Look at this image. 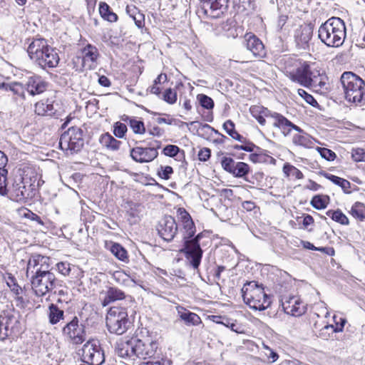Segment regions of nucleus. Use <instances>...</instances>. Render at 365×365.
<instances>
[{"instance_id": "f257e3e1", "label": "nucleus", "mask_w": 365, "mask_h": 365, "mask_svg": "<svg viewBox=\"0 0 365 365\" xmlns=\"http://www.w3.org/2000/svg\"><path fill=\"white\" fill-rule=\"evenodd\" d=\"M21 180L9 188L11 195L16 201H26L34 198L38 193L41 175L35 167L24 166L21 170Z\"/></svg>"}, {"instance_id": "f03ea898", "label": "nucleus", "mask_w": 365, "mask_h": 365, "mask_svg": "<svg viewBox=\"0 0 365 365\" xmlns=\"http://www.w3.org/2000/svg\"><path fill=\"white\" fill-rule=\"evenodd\" d=\"M27 52L30 58L43 69L55 68L60 61L58 53L44 38L34 39Z\"/></svg>"}, {"instance_id": "7ed1b4c3", "label": "nucleus", "mask_w": 365, "mask_h": 365, "mask_svg": "<svg viewBox=\"0 0 365 365\" xmlns=\"http://www.w3.org/2000/svg\"><path fill=\"white\" fill-rule=\"evenodd\" d=\"M344 99L349 103L365 105V81L351 71L344 72L340 77Z\"/></svg>"}, {"instance_id": "20e7f679", "label": "nucleus", "mask_w": 365, "mask_h": 365, "mask_svg": "<svg viewBox=\"0 0 365 365\" xmlns=\"http://www.w3.org/2000/svg\"><path fill=\"white\" fill-rule=\"evenodd\" d=\"M280 70L292 81L304 86L307 78L311 75V66L297 56H284L279 62Z\"/></svg>"}, {"instance_id": "39448f33", "label": "nucleus", "mask_w": 365, "mask_h": 365, "mask_svg": "<svg viewBox=\"0 0 365 365\" xmlns=\"http://www.w3.org/2000/svg\"><path fill=\"white\" fill-rule=\"evenodd\" d=\"M319 39L329 47H339L346 38V26L340 18L332 17L319 28Z\"/></svg>"}, {"instance_id": "423d86ee", "label": "nucleus", "mask_w": 365, "mask_h": 365, "mask_svg": "<svg viewBox=\"0 0 365 365\" xmlns=\"http://www.w3.org/2000/svg\"><path fill=\"white\" fill-rule=\"evenodd\" d=\"M244 302L251 308L255 310H264L271 304L269 296L265 293L262 284H259L255 281L244 284L242 289Z\"/></svg>"}, {"instance_id": "0eeeda50", "label": "nucleus", "mask_w": 365, "mask_h": 365, "mask_svg": "<svg viewBox=\"0 0 365 365\" xmlns=\"http://www.w3.org/2000/svg\"><path fill=\"white\" fill-rule=\"evenodd\" d=\"M84 144V132L77 126L70 127L61 134L59 139V147L66 155L78 153Z\"/></svg>"}, {"instance_id": "6e6552de", "label": "nucleus", "mask_w": 365, "mask_h": 365, "mask_svg": "<svg viewBox=\"0 0 365 365\" xmlns=\"http://www.w3.org/2000/svg\"><path fill=\"white\" fill-rule=\"evenodd\" d=\"M106 323L109 332L117 335L125 334L131 324L126 308L117 306L108 309Z\"/></svg>"}, {"instance_id": "1a4fd4ad", "label": "nucleus", "mask_w": 365, "mask_h": 365, "mask_svg": "<svg viewBox=\"0 0 365 365\" xmlns=\"http://www.w3.org/2000/svg\"><path fill=\"white\" fill-rule=\"evenodd\" d=\"M135 339L136 357L148 359L154 357L160 351V344L155 336L146 329H142Z\"/></svg>"}, {"instance_id": "9d476101", "label": "nucleus", "mask_w": 365, "mask_h": 365, "mask_svg": "<svg viewBox=\"0 0 365 365\" xmlns=\"http://www.w3.org/2000/svg\"><path fill=\"white\" fill-rule=\"evenodd\" d=\"M232 148L235 150H244L250 153L248 159L252 163L277 165L276 159L269 155L267 150L262 149L251 140L246 142L245 144L234 145Z\"/></svg>"}, {"instance_id": "9b49d317", "label": "nucleus", "mask_w": 365, "mask_h": 365, "mask_svg": "<svg viewBox=\"0 0 365 365\" xmlns=\"http://www.w3.org/2000/svg\"><path fill=\"white\" fill-rule=\"evenodd\" d=\"M30 282L34 293L38 297H43L55 289L58 279L53 272H49L31 276Z\"/></svg>"}, {"instance_id": "f8f14e48", "label": "nucleus", "mask_w": 365, "mask_h": 365, "mask_svg": "<svg viewBox=\"0 0 365 365\" xmlns=\"http://www.w3.org/2000/svg\"><path fill=\"white\" fill-rule=\"evenodd\" d=\"M81 358L90 365H101L105 361L104 352L96 339H88L82 347Z\"/></svg>"}, {"instance_id": "ddd939ff", "label": "nucleus", "mask_w": 365, "mask_h": 365, "mask_svg": "<svg viewBox=\"0 0 365 365\" xmlns=\"http://www.w3.org/2000/svg\"><path fill=\"white\" fill-rule=\"evenodd\" d=\"M98 56V48L88 43L81 49V56H76L73 59V68L78 72H81L84 69H93Z\"/></svg>"}, {"instance_id": "4468645a", "label": "nucleus", "mask_w": 365, "mask_h": 365, "mask_svg": "<svg viewBox=\"0 0 365 365\" xmlns=\"http://www.w3.org/2000/svg\"><path fill=\"white\" fill-rule=\"evenodd\" d=\"M279 129L284 135H289L292 130L297 131V133L294 134L292 137V143L297 146L312 148L314 145V139L287 118Z\"/></svg>"}, {"instance_id": "2eb2a0df", "label": "nucleus", "mask_w": 365, "mask_h": 365, "mask_svg": "<svg viewBox=\"0 0 365 365\" xmlns=\"http://www.w3.org/2000/svg\"><path fill=\"white\" fill-rule=\"evenodd\" d=\"M19 313L14 308H8L0 314V333L6 336L17 334L20 330Z\"/></svg>"}, {"instance_id": "dca6fc26", "label": "nucleus", "mask_w": 365, "mask_h": 365, "mask_svg": "<svg viewBox=\"0 0 365 365\" xmlns=\"http://www.w3.org/2000/svg\"><path fill=\"white\" fill-rule=\"evenodd\" d=\"M63 336L74 345H79L86 339L85 326L80 323L79 319L74 316L62 329Z\"/></svg>"}, {"instance_id": "f3484780", "label": "nucleus", "mask_w": 365, "mask_h": 365, "mask_svg": "<svg viewBox=\"0 0 365 365\" xmlns=\"http://www.w3.org/2000/svg\"><path fill=\"white\" fill-rule=\"evenodd\" d=\"M250 113L262 126H264L266 125V118H272L274 120L273 126L279 129L282 127V123L286 118L283 115L277 112H272L267 108L259 104L251 106L250 108Z\"/></svg>"}, {"instance_id": "a211bd4d", "label": "nucleus", "mask_w": 365, "mask_h": 365, "mask_svg": "<svg viewBox=\"0 0 365 365\" xmlns=\"http://www.w3.org/2000/svg\"><path fill=\"white\" fill-rule=\"evenodd\" d=\"M161 146L162 142L160 140H155L153 143V146H135L131 148L130 150V155L136 163H150L158 158V150L161 148Z\"/></svg>"}, {"instance_id": "6ab92c4d", "label": "nucleus", "mask_w": 365, "mask_h": 365, "mask_svg": "<svg viewBox=\"0 0 365 365\" xmlns=\"http://www.w3.org/2000/svg\"><path fill=\"white\" fill-rule=\"evenodd\" d=\"M51 261L50 257L40 254L31 255L26 265V277L51 272Z\"/></svg>"}, {"instance_id": "aec40b11", "label": "nucleus", "mask_w": 365, "mask_h": 365, "mask_svg": "<svg viewBox=\"0 0 365 365\" xmlns=\"http://www.w3.org/2000/svg\"><path fill=\"white\" fill-rule=\"evenodd\" d=\"M221 166L224 170L232 175L235 178H245L251 172V167L245 162H235L230 157H223L220 161Z\"/></svg>"}, {"instance_id": "412c9836", "label": "nucleus", "mask_w": 365, "mask_h": 365, "mask_svg": "<svg viewBox=\"0 0 365 365\" xmlns=\"http://www.w3.org/2000/svg\"><path fill=\"white\" fill-rule=\"evenodd\" d=\"M280 302L284 312L289 315L300 317L306 312L307 305L299 296H283Z\"/></svg>"}, {"instance_id": "4be33fe9", "label": "nucleus", "mask_w": 365, "mask_h": 365, "mask_svg": "<svg viewBox=\"0 0 365 365\" xmlns=\"http://www.w3.org/2000/svg\"><path fill=\"white\" fill-rule=\"evenodd\" d=\"M245 46L257 59L267 57V50L262 41L252 32H247L244 35Z\"/></svg>"}, {"instance_id": "5701e85b", "label": "nucleus", "mask_w": 365, "mask_h": 365, "mask_svg": "<svg viewBox=\"0 0 365 365\" xmlns=\"http://www.w3.org/2000/svg\"><path fill=\"white\" fill-rule=\"evenodd\" d=\"M178 225L173 217L165 216L158 224L157 230L158 235L167 242L172 241L178 232Z\"/></svg>"}, {"instance_id": "b1692460", "label": "nucleus", "mask_w": 365, "mask_h": 365, "mask_svg": "<svg viewBox=\"0 0 365 365\" xmlns=\"http://www.w3.org/2000/svg\"><path fill=\"white\" fill-rule=\"evenodd\" d=\"M4 278L14 295V298L16 302V306L24 307L26 306V301L24 297L25 292L18 284L16 277L11 273H6Z\"/></svg>"}, {"instance_id": "393cba45", "label": "nucleus", "mask_w": 365, "mask_h": 365, "mask_svg": "<svg viewBox=\"0 0 365 365\" xmlns=\"http://www.w3.org/2000/svg\"><path fill=\"white\" fill-rule=\"evenodd\" d=\"M135 339L120 340L115 346V353L121 358L130 359L136 356Z\"/></svg>"}, {"instance_id": "a878e982", "label": "nucleus", "mask_w": 365, "mask_h": 365, "mask_svg": "<svg viewBox=\"0 0 365 365\" xmlns=\"http://www.w3.org/2000/svg\"><path fill=\"white\" fill-rule=\"evenodd\" d=\"M200 130L201 137L215 145L224 144L227 139L225 135L207 123L201 126Z\"/></svg>"}, {"instance_id": "bb28decb", "label": "nucleus", "mask_w": 365, "mask_h": 365, "mask_svg": "<svg viewBox=\"0 0 365 365\" xmlns=\"http://www.w3.org/2000/svg\"><path fill=\"white\" fill-rule=\"evenodd\" d=\"M179 319L182 321L187 326H199L202 324L200 317L194 312H190L181 305L175 307Z\"/></svg>"}, {"instance_id": "cd10ccee", "label": "nucleus", "mask_w": 365, "mask_h": 365, "mask_svg": "<svg viewBox=\"0 0 365 365\" xmlns=\"http://www.w3.org/2000/svg\"><path fill=\"white\" fill-rule=\"evenodd\" d=\"M48 83L39 76H34L28 79L26 84V91L31 96L43 93L46 91Z\"/></svg>"}, {"instance_id": "c85d7f7f", "label": "nucleus", "mask_w": 365, "mask_h": 365, "mask_svg": "<svg viewBox=\"0 0 365 365\" xmlns=\"http://www.w3.org/2000/svg\"><path fill=\"white\" fill-rule=\"evenodd\" d=\"M210 8V15L212 18L220 17L227 8L228 0H199Z\"/></svg>"}, {"instance_id": "c756f323", "label": "nucleus", "mask_w": 365, "mask_h": 365, "mask_svg": "<svg viewBox=\"0 0 365 365\" xmlns=\"http://www.w3.org/2000/svg\"><path fill=\"white\" fill-rule=\"evenodd\" d=\"M313 34V29L309 26H302L298 29L294 35L295 42L299 48L308 47L309 41Z\"/></svg>"}, {"instance_id": "7c9ffc66", "label": "nucleus", "mask_w": 365, "mask_h": 365, "mask_svg": "<svg viewBox=\"0 0 365 365\" xmlns=\"http://www.w3.org/2000/svg\"><path fill=\"white\" fill-rule=\"evenodd\" d=\"M46 316L48 322L51 325H56L64 320L65 312L57 304L51 303L46 310Z\"/></svg>"}, {"instance_id": "2f4dec72", "label": "nucleus", "mask_w": 365, "mask_h": 365, "mask_svg": "<svg viewBox=\"0 0 365 365\" xmlns=\"http://www.w3.org/2000/svg\"><path fill=\"white\" fill-rule=\"evenodd\" d=\"M319 175L340 187L344 193L351 194L353 192L352 185L349 180L323 170L319 172Z\"/></svg>"}, {"instance_id": "473e14b6", "label": "nucleus", "mask_w": 365, "mask_h": 365, "mask_svg": "<svg viewBox=\"0 0 365 365\" xmlns=\"http://www.w3.org/2000/svg\"><path fill=\"white\" fill-rule=\"evenodd\" d=\"M0 89H4L6 91H11L15 99L25 100V92L26 91V86L19 82H12L10 83H0Z\"/></svg>"}, {"instance_id": "72a5a7b5", "label": "nucleus", "mask_w": 365, "mask_h": 365, "mask_svg": "<svg viewBox=\"0 0 365 365\" xmlns=\"http://www.w3.org/2000/svg\"><path fill=\"white\" fill-rule=\"evenodd\" d=\"M98 142L103 148L110 151L118 150L122 144L120 140L115 138L108 132L101 134L99 137Z\"/></svg>"}, {"instance_id": "f704fd0d", "label": "nucleus", "mask_w": 365, "mask_h": 365, "mask_svg": "<svg viewBox=\"0 0 365 365\" xmlns=\"http://www.w3.org/2000/svg\"><path fill=\"white\" fill-rule=\"evenodd\" d=\"M125 298V294L123 291L117 287H110L106 293L105 297L102 300L101 304L103 307H106L113 302L123 300Z\"/></svg>"}, {"instance_id": "c9c22d12", "label": "nucleus", "mask_w": 365, "mask_h": 365, "mask_svg": "<svg viewBox=\"0 0 365 365\" xmlns=\"http://www.w3.org/2000/svg\"><path fill=\"white\" fill-rule=\"evenodd\" d=\"M307 82L304 83V87L310 88L313 87L317 89H323L327 85V77L324 74L318 73L315 75L311 70V75L307 78Z\"/></svg>"}, {"instance_id": "e433bc0d", "label": "nucleus", "mask_w": 365, "mask_h": 365, "mask_svg": "<svg viewBox=\"0 0 365 365\" xmlns=\"http://www.w3.org/2000/svg\"><path fill=\"white\" fill-rule=\"evenodd\" d=\"M98 11L101 17L110 23L117 22L118 20V15L113 11L110 6L105 1H100L98 5Z\"/></svg>"}, {"instance_id": "4c0bfd02", "label": "nucleus", "mask_w": 365, "mask_h": 365, "mask_svg": "<svg viewBox=\"0 0 365 365\" xmlns=\"http://www.w3.org/2000/svg\"><path fill=\"white\" fill-rule=\"evenodd\" d=\"M222 128L225 130L229 136H230L232 139L240 142L241 144H245L246 142L250 140L243 137L236 130L235 124L232 120L229 119L225 121L222 125Z\"/></svg>"}, {"instance_id": "58836bf2", "label": "nucleus", "mask_w": 365, "mask_h": 365, "mask_svg": "<svg viewBox=\"0 0 365 365\" xmlns=\"http://www.w3.org/2000/svg\"><path fill=\"white\" fill-rule=\"evenodd\" d=\"M123 120L129 125L135 134L144 135L146 133L144 122L138 118L125 116Z\"/></svg>"}, {"instance_id": "ea45409f", "label": "nucleus", "mask_w": 365, "mask_h": 365, "mask_svg": "<svg viewBox=\"0 0 365 365\" xmlns=\"http://www.w3.org/2000/svg\"><path fill=\"white\" fill-rule=\"evenodd\" d=\"M162 154L170 158H176L179 161L185 160V151L175 145H168L162 150Z\"/></svg>"}, {"instance_id": "a19ab883", "label": "nucleus", "mask_w": 365, "mask_h": 365, "mask_svg": "<svg viewBox=\"0 0 365 365\" xmlns=\"http://www.w3.org/2000/svg\"><path fill=\"white\" fill-rule=\"evenodd\" d=\"M202 237V234H198L193 239H184L185 240V247L183 249V252L185 255L197 252H202L200 248V240Z\"/></svg>"}, {"instance_id": "79ce46f5", "label": "nucleus", "mask_w": 365, "mask_h": 365, "mask_svg": "<svg viewBox=\"0 0 365 365\" xmlns=\"http://www.w3.org/2000/svg\"><path fill=\"white\" fill-rule=\"evenodd\" d=\"M331 202V198L328 195L319 194L314 195L310 205L316 210H321L327 207Z\"/></svg>"}, {"instance_id": "37998d69", "label": "nucleus", "mask_w": 365, "mask_h": 365, "mask_svg": "<svg viewBox=\"0 0 365 365\" xmlns=\"http://www.w3.org/2000/svg\"><path fill=\"white\" fill-rule=\"evenodd\" d=\"M109 250L118 259L123 262H128V251L120 244L111 242Z\"/></svg>"}, {"instance_id": "c03bdc74", "label": "nucleus", "mask_w": 365, "mask_h": 365, "mask_svg": "<svg viewBox=\"0 0 365 365\" xmlns=\"http://www.w3.org/2000/svg\"><path fill=\"white\" fill-rule=\"evenodd\" d=\"M168 81V76L165 73H160L154 80L153 84L149 87L148 91L150 93L160 96L163 87L162 84Z\"/></svg>"}, {"instance_id": "a18cd8bd", "label": "nucleus", "mask_w": 365, "mask_h": 365, "mask_svg": "<svg viewBox=\"0 0 365 365\" xmlns=\"http://www.w3.org/2000/svg\"><path fill=\"white\" fill-rule=\"evenodd\" d=\"M326 215L333 221L341 225L347 226L350 223L347 216L339 208L336 210H329L326 212Z\"/></svg>"}, {"instance_id": "49530a36", "label": "nucleus", "mask_w": 365, "mask_h": 365, "mask_svg": "<svg viewBox=\"0 0 365 365\" xmlns=\"http://www.w3.org/2000/svg\"><path fill=\"white\" fill-rule=\"evenodd\" d=\"M175 88L177 89V91H178L180 100L182 101L183 108L187 111L191 110L192 108L191 101L186 96V92L187 91V87L185 86L183 83L179 82L175 85Z\"/></svg>"}, {"instance_id": "de8ad7c7", "label": "nucleus", "mask_w": 365, "mask_h": 365, "mask_svg": "<svg viewBox=\"0 0 365 365\" xmlns=\"http://www.w3.org/2000/svg\"><path fill=\"white\" fill-rule=\"evenodd\" d=\"M282 171L286 178H292L294 180H302L304 178L302 172L289 163L284 164Z\"/></svg>"}, {"instance_id": "09e8293b", "label": "nucleus", "mask_w": 365, "mask_h": 365, "mask_svg": "<svg viewBox=\"0 0 365 365\" xmlns=\"http://www.w3.org/2000/svg\"><path fill=\"white\" fill-rule=\"evenodd\" d=\"M333 319L334 324H325L320 330H329L331 333L342 331L346 322V319L341 316L334 315Z\"/></svg>"}, {"instance_id": "8fccbe9b", "label": "nucleus", "mask_w": 365, "mask_h": 365, "mask_svg": "<svg viewBox=\"0 0 365 365\" xmlns=\"http://www.w3.org/2000/svg\"><path fill=\"white\" fill-rule=\"evenodd\" d=\"M349 213L356 220L362 222L365 220V205L361 202L353 204Z\"/></svg>"}, {"instance_id": "3c124183", "label": "nucleus", "mask_w": 365, "mask_h": 365, "mask_svg": "<svg viewBox=\"0 0 365 365\" xmlns=\"http://www.w3.org/2000/svg\"><path fill=\"white\" fill-rule=\"evenodd\" d=\"M53 110V106L48 100L46 101H40L34 106L35 113L41 116L47 115L48 113L52 112Z\"/></svg>"}, {"instance_id": "603ef678", "label": "nucleus", "mask_w": 365, "mask_h": 365, "mask_svg": "<svg viewBox=\"0 0 365 365\" xmlns=\"http://www.w3.org/2000/svg\"><path fill=\"white\" fill-rule=\"evenodd\" d=\"M178 91L175 88V90L171 88H167L163 93H161V98L168 103V104L173 105L177 102Z\"/></svg>"}, {"instance_id": "864d4df0", "label": "nucleus", "mask_w": 365, "mask_h": 365, "mask_svg": "<svg viewBox=\"0 0 365 365\" xmlns=\"http://www.w3.org/2000/svg\"><path fill=\"white\" fill-rule=\"evenodd\" d=\"M197 100L200 106L206 110H212L215 106L214 101L210 96L204 94L199 93L197 95Z\"/></svg>"}, {"instance_id": "5fc2aeb1", "label": "nucleus", "mask_w": 365, "mask_h": 365, "mask_svg": "<svg viewBox=\"0 0 365 365\" xmlns=\"http://www.w3.org/2000/svg\"><path fill=\"white\" fill-rule=\"evenodd\" d=\"M182 228L185 230L184 239L192 238L196 232L195 225L192 218L182 223Z\"/></svg>"}, {"instance_id": "6e6d98bb", "label": "nucleus", "mask_w": 365, "mask_h": 365, "mask_svg": "<svg viewBox=\"0 0 365 365\" xmlns=\"http://www.w3.org/2000/svg\"><path fill=\"white\" fill-rule=\"evenodd\" d=\"M20 214L23 217L29 219L32 221H35L40 225H44V222L41 219V217L27 208H22L20 210Z\"/></svg>"}, {"instance_id": "4d7b16f0", "label": "nucleus", "mask_w": 365, "mask_h": 365, "mask_svg": "<svg viewBox=\"0 0 365 365\" xmlns=\"http://www.w3.org/2000/svg\"><path fill=\"white\" fill-rule=\"evenodd\" d=\"M128 131L127 125L120 121L113 124V134L118 138H123Z\"/></svg>"}, {"instance_id": "13d9d810", "label": "nucleus", "mask_w": 365, "mask_h": 365, "mask_svg": "<svg viewBox=\"0 0 365 365\" xmlns=\"http://www.w3.org/2000/svg\"><path fill=\"white\" fill-rule=\"evenodd\" d=\"M187 259L190 261V264L194 269H198L201 259L202 257V252H192L185 255Z\"/></svg>"}, {"instance_id": "bf43d9fd", "label": "nucleus", "mask_w": 365, "mask_h": 365, "mask_svg": "<svg viewBox=\"0 0 365 365\" xmlns=\"http://www.w3.org/2000/svg\"><path fill=\"white\" fill-rule=\"evenodd\" d=\"M298 95L302 97L308 104L312 106L313 107H316L318 106V103L316 99L314 98L312 95L307 92L305 90L302 88H299L297 90Z\"/></svg>"}, {"instance_id": "052dcab7", "label": "nucleus", "mask_w": 365, "mask_h": 365, "mask_svg": "<svg viewBox=\"0 0 365 365\" xmlns=\"http://www.w3.org/2000/svg\"><path fill=\"white\" fill-rule=\"evenodd\" d=\"M8 174V171L6 169H3L0 170V194L6 195L7 192H10L9 189H7V178L6 175Z\"/></svg>"}, {"instance_id": "680f3d73", "label": "nucleus", "mask_w": 365, "mask_h": 365, "mask_svg": "<svg viewBox=\"0 0 365 365\" xmlns=\"http://www.w3.org/2000/svg\"><path fill=\"white\" fill-rule=\"evenodd\" d=\"M351 158L354 162H365V150L357 148L351 150Z\"/></svg>"}, {"instance_id": "e2e57ef3", "label": "nucleus", "mask_w": 365, "mask_h": 365, "mask_svg": "<svg viewBox=\"0 0 365 365\" xmlns=\"http://www.w3.org/2000/svg\"><path fill=\"white\" fill-rule=\"evenodd\" d=\"M173 173V169L171 166H160L158 170V175L163 180H169L170 175Z\"/></svg>"}, {"instance_id": "0e129e2a", "label": "nucleus", "mask_w": 365, "mask_h": 365, "mask_svg": "<svg viewBox=\"0 0 365 365\" xmlns=\"http://www.w3.org/2000/svg\"><path fill=\"white\" fill-rule=\"evenodd\" d=\"M317 150L322 158L329 161H334L336 158V153L330 149L326 148H317Z\"/></svg>"}, {"instance_id": "69168bd1", "label": "nucleus", "mask_w": 365, "mask_h": 365, "mask_svg": "<svg viewBox=\"0 0 365 365\" xmlns=\"http://www.w3.org/2000/svg\"><path fill=\"white\" fill-rule=\"evenodd\" d=\"M58 272L63 276L69 275L71 272V264L68 262H59L56 264Z\"/></svg>"}, {"instance_id": "338daca9", "label": "nucleus", "mask_w": 365, "mask_h": 365, "mask_svg": "<svg viewBox=\"0 0 365 365\" xmlns=\"http://www.w3.org/2000/svg\"><path fill=\"white\" fill-rule=\"evenodd\" d=\"M148 132L150 135L156 137H160L165 133L164 129L155 124H149L148 125Z\"/></svg>"}, {"instance_id": "774afa93", "label": "nucleus", "mask_w": 365, "mask_h": 365, "mask_svg": "<svg viewBox=\"0 0 365 365\" xmlns=\"http://www.w3.org/2000/svg\"><path fill=\"white\" fill-rule=\"evenodd\" d=\"M211 157V150L209 148H202L200 149L197 153V158L201 162L207 161Z\"/></svg>"}]
</instances>
